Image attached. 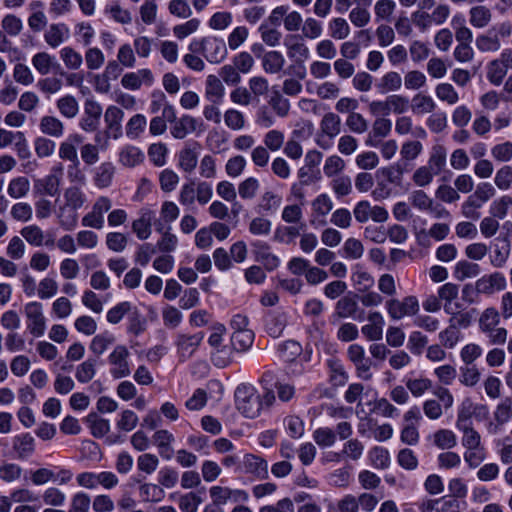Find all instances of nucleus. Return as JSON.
<instances>
[{"instance_id": "58", "label": "nucleus", "mask_w": 512, "mask_h": 512, "mask_svg": "<svg viewBox=\"0 0 512 512\" xmlns=\"http://www.w3.org/2000/svg\"><path fill=\"white\" fill-rule=\"evenodd\" d=\"M495 186L501 191H507L512 187V166L500 167L494 177Z\"/></svg>"}, {"instance_id": "26", "label": "nucleus", "mask_w": 512, "mask_h": 512, "mask_svg": "<svg viewBox=\"0 0 512 512\" xmlns=\"http://www.w3.org/2000/svg\"><path fill=\"white\" fill-rule=\"evenodd\" d=\"M68 37L69 29L63 23L51 24L44 34L46 43L52 48L60 46Z\"/></svg>"}, {"instance_id": "3", "label": "nucleus", "mask_w": 512, "mask_h": 512, "mask_svg": "<svg viewBox=\"0 0 512 512\" xmlns=\"http://www.w3.org/2000/svg\"><path fill=\"white\" fill-rule=\"evenodd\" d=\"M387 313L393 320H400L406 316H414L418 313L420 306L415 296H406L402 300L391 298L386 301Z\"/></svg>"}, {"instance_id": "49", "label": "nucleus", "mask_w": 512, "mask_h": 512, "mask_svg": "<svg viewBox=\"0 0 512 512\" xmlns=\"http://www.w3.org/2000/svg\"><path fill=\"white\" fill-rule=\"evenodd\" d=\"M140 495L145 502H160L165 497L162 487L152 483H144L139 487Z\"/></svg>"}, {"instance_id": "25", "label": "nucleus", "mask_w": 512, "mask_h": 512, "mask_svg": "<svg viewBox=\"0 0 512 512\" xmlns=\"http://www.w3.org/2000/svg\"><path fill=\"white\" fill-rule=\"evenodd\" d=\"M448 315H450V319H449V324L450 325H454V327L459 330V328H468L476 314H477V310L476 309H470V310H462V309H457L455 307L451 308V312H446Z\"/></svg>"}, {"instance_id": "59", "label": "nucleus", "mask_w": 512, "mask_h": 512, "mask_svg": "<svg viewBox=\"0 0 512 512\" xmlns=\"http://www.w3.org/2000/svg\"><path fill=\"white\" fill-rule=\"evenodd\" d=\"M95 373L96 360L89 358L86 361L82 362L80 365H78L75 377L80 383H88L90 380L93 379Z\"/></svg>"}, {"instance_id": "34", "label": "nucleus", "mask_w": 512, "mask_h": 512, "mask_svg": "<svg viewBox=\"0 0 512 512\" xmlns=\"http://www.w3.org/2000/svg\"><path fill=\"white\" fill-rule=\"evenodd\" d=\"M263 69L267 73L276 74L285 65V58L279 51H269L263 56Z\"/></svg>"}, {"instance_id": "6", "label": "nucleus", "mask_w": 512, "mask_h": 512, "mask_svg": "<svg viewBox=\"0 0 512 512\" xmlns=\"http://www.w3.org/2000/svg\"><path fill=\"white\" fill-rule=\"evenodd\" d=\"M112 207V201L106 196H100L94 202L92 209L81 221L82 226L102 229L104 227V214Z\"/></svg>"}, {"instance_id": "64", "label": "nucleus", "mask_w": 512, "mask_h": 512, "mask_svg": "<svg viewBox=\"0 0 512 512\" xmlns=\"http://www.w3.org/2000/svg\"><path fill=\"white\" fill-rule=\"evenodd\" d=\"M90 496L84 492H77L71 498L68 512H89Z\"/></svg>"}, {"instance_id": "57", "label": "nucleus", "mask_w": 512, "mask_h": 512, "mask_svg": "<svg viewBox=\"0 0 512 512\" xmlns=\"http://www.w3.org/2000/svg\"><path fill=\"white\" fill-rule=\"evenodd\" d=\"M343 256L347 259L357 260L364 254L362 242L356 238H348L343 244Z\"/></svg>"}, {"instance_id": "23", "label": "nucleus", "mask_w": 512, "mask_h": 512, "mask_svg": "<svg viewBox=\"0 0 512 512\" xmlns=\"http://www.w3.org/2000/svg\"><path fill=\"white\" fill-rule=\"evenodd\" d=\"M459 286L457 284L448 282L443 284L438 289V297L441 301H444V311L451 312V308H461V304L453 301L458 297Z\"/></svg>"}, {"instance_id": "62", "label": "nucleus", "mask_w": 512, "mask_h": 512, "mask_svg": "<svg viewBox=\"0 0 512 512\" xmlns=\"http://www.w3.org/2000/svg\"><path fill=\"white\" fill-rule=\"evenodd\" d=\"M412 206L420 211L428 212L434 200L423 190H415L409 195Z\"/></svg>"}, {"instance_id": "14", "label": "nucleus", "mask_w": 512, "mask_h": 512, "mask_svg": "<svg viewBox=\"0 0 512 512\" xmlns=\"http://www.w3.org/2000/svg\"><path fill=\"white\" fill-rule=\"evenodd\" d=\"M457 427L463 432L462 444L468 450H477L481 444L480 434L473 429L469 417L459 414Z\"/></svg>"}, {"instance_id": "29", "label": "nucleus", "mask_w": 512, "mask_h": 512, "mask_svg": "<svg viewBox=\"0 0 512 512\" xmlns=\"http://www.w3.org/2000/svg\"><path fill=\"white\" fill-rule=\"evenodd\" d=\"M402 86V77L396 71L385 73L376 84V89L380 94L398 91Z\"/></svg>"}, {"instance_id": "20", "label": "nucleus", "mask_w": 512, "mask_h": 512, "mask_svg": "<svg viewBox=\"0 0 512 512\" xmlns=\"http://www.w3.org/2000/svg\"><path fill=\"white\" fill-rule=\"evenodd\" d=\"M61 181L57 176L48 174L34 183V192L42 196H58L60 193Z\"/></svg>"}, {"instance_id": "4", "label": "nucleus", "mask_w": 512, "mask_h": 512, "mask_svg": "<svg viewBox=\"0 0 512 512\" xmlns=\"http://www.w3.org/2000/svg\"><path fill=\"white\" fill-rule=\"evenodd\" d=\"M27 318V329L35 337H41L46 330V319L43 314V305L40 302H29L24 306Z\"/></svg>"}, {"instance_id": "13", "label": "nucleus", "mask_w": 512, "mask_h": 512, "mask_svg": "<svg viewBox=\"0 0 512 512\" xmlns=\"http://www.w3.org/2000/svg\"><path fill=\"white\" fill-rule=\"evenodd\" d=\"M333 201L332 199L325 193H322L318 195L313 201H312V220L311 223L313 225H320L324 226L326 225V216L332 211L333 209Z\"/></svg>"}, {"instance_id": "43", "label": "nucleus", "mask_w": 512, "mask_h": 512, "mask_svg": "<svg viewBox=\"0 0 512 512\" xmlns=\"http://www.w3.org/2000/svg\"><path fill=\"white\" fill-rule=\"evenodd\" d=\"M65 206L78 210L86 202V195L78 186L68 187L64 192Z\"/></svg>"}, {"instance_id": "31", "label": "nucleus", "mask_w": 512, "mask_h": 512, "mask_svg": "<svg viewBox=\"0 0 512 512\" xmlns=\"http://www.w3.org/2000/svg\"><path fill=\"white\" fill-rule=\"evenodd\" d=\"M436 108V103L429 95L418 93L412 98L411 109L416 115L432 113Z\"/></svg>"}, {"instance_id": "47", "label": "nucleus", "mask_w": 512, "mask_h": 512, "mask_svg": "<svg viewBox=\"0 0 512 512\" xmlns=\"http://www.w3.org/2000/svg\"><path fill=\"white\" fill-rule=\"evenodd\" d=\"M147 119L143 114L133 115L126 124V136L130 139H137L144 132Z\"/></svg>"}, {"instance_id": "5", "label": "nucleus", "mask_w": 512, "mask_h": 512, "mask_svg": "<svg viewBox=\"0 0 512 512\" xmlns=\"http://www.w3.org/2000/svg\"><path fill=\"white\" fill-rule=\"evenodd\" d=\"M237 471L249 474L259 480H265L269 477L268 463L262 457L246 453L240 461Z\"/></svg>"}, {"instance_id": "38", "label": "nucleus", "mask_w": 512, "mask_h": 512, "mask_svg": "<svg viewBox=\"0 0 512 512\" xmlns=\"http://www.w3.org/2000/svg\"><path fill=\"white\" fill-rule=\"evenodd\" d=\"M500 313L495 307H487L479 317L478 325L481 332H488L500 323Z\"/></svg>"}, {"instance_id": "17", "label": "nucleus", "mask_w": 512, "mask_h": 512, "mask_svg": "<svg viewBox=\"0 0 512 512\" xmlns=\"http://www.w3.org/2000/svg\"><path fill=\"white\" fill-rule=\"evenodd\" d=\"M12 449L18 459H28L35 452V439L30 433L16 435L12 438Z\"/></svg>"}, {"instance_id": "45", "label": "nucleus", "mask_w": 512, "mask_h": 512, "mask_svg": "<svg viewBox=\"0 0 512 512\" xmlns=\"http://www.w3.org/2000/svg\"><path fill=\"white\" fill-rule=\"evenodd\" d=\"M59 54L67 69L78 70L82 66L83 57L74 48L65 46L60 50Z\"/></svg>"}, {"instance_id": "61", "label": "nucleus", "mask_w": 512, "mask_h": 512, "mask_svg": "<svg viewBox=\"0 0 512 512\" xmlns=\"http://www.w3.org/2000/svg\"><path fill=\"white\" fill-rule=\"evenodd\" d=\"M435 93L439 100L447 102L449 105L456 104L459 101L458 92L450 83L438 84Z\"/></svg>"}, {"instance_id": "50", "label": "nucleus", "mask_w": 512, "mask_h": 512, "mask_svg": "<svg viewBox=\"0 0 512 512\" xmlns=\"http://www.w3.org/2000/svg\"><path fill=\"white\" fill-rule=\"evenodd\" d=\"M328 29L330 36L337 40L345 39L350 34V26L342 17L333 18L328 24Z\"/></svg>"}, {"instance_id": "35", "label": "nucleus", "mask_w": 512, "mask_h": 512, "mask_svg": "<svg viewBox=\"0 0 512 512\" xmlns=\"http://www.w3.org/2000/svg\"><path fill=\"white\" fill-rule=\"evenodd\" d=\"M56 107L59 113L68 119H73L79 112V104L72 95H65L56 101Z\"/></svg>"}, {"instance_id": "41", "label": "nucleus", "mask_w": 512, "mask_h": 512, "mask_svg": "<svg viewBox=\"0 0 512 512\" xmlns=\"http://www.w3.org/2000/svg\"><path fill=\"white\" fill-rule=\"evenodd\" d=\"M254 341L252 330L234 331L231 336V345L236 351L242 352L248 350Z\"/></svg>"}, {"instance_id": "10", "label": "nucleus", "mask_w": 512, "mask_h": 512, "mask_svg": "<svg viewBox=\"0 0 512 512\" xmlns=\"http://www.w3.org/2000/svg\"><path fill=\"white\" fill-rule=\"evenodd\" d=\"M347 355L355 365L357 376L363 380H370L372 378L370 371L372 362L369 358L365 357L363 347L358 344H352L348 348Z\"/></svg>"}, {"instance_id": "9", "label": "nucleus", "mask_w": 512, "mask_h": 512, "mask_svg": "<svg viewBox=\"0 0 512 512\" xmlns=\"http://www.w3.org/2000/svg\"><path fill=\"white\" fill-rule=\"evenodd\" d=\"M475 285L481 295L490 296L497 291H504L507 287V280L503 273L495 271L478 278Z\"/></svg>"}, {"instance_id": "56", "label": "nucleus", "mask_w": 512, "mask_h": 512, "mask_svg": "<svg viewBox=\"0 0 512 512\" xmlns=\"http://www.w3.org/2000/svg\"><path fill=\"white\" fill-rule=\"evenodd\" d=\"M31 62L38 73L44 76L50 73L54 57L47 52H38L32 57Z\"/></svg>"}, {"instance_id": "28", "label": "nucleus", "mask_w": 512, "mask_h": 512, "mask_svg": "<svg viewBox=\"0 0 512 512\" xmlns=\"http://www.w3.org/2000/svg\"><path fill=\"white\" fill-rule=\"evenodd\" d=\"M114 174V165L110 162H104L94 170V184L100 189L107 188L112 184Z\"/></svg>"}, {"instance_id": "36", "label": "nucleus", "mask_w": 512, "mask_h": 512, "mask_svg": "<svg viewBox=\"0 0 512 512\" xmlns=\"http://www.w3.org/2000/svg\"><path fill=\"white\" fill-rule=\"evenodd\" d=\"M58 223L65 231H72L77 226V211L65 205L60 206L57 213Z\"/></svg>"}, {"instance_id": "51", "label": "nucleus", "mask_w": 512, "mask_h": 512, "mask_svg": "<svg viewBox=\"0 0 512 512\" xmlns=\"http://www.w3.org/2000/svg\"><path fill=\"white\" fill-rule=\"evenodd\" d=\"M115 342V337L109 332L96 335L91 343L90 350L97 356L102 355L107 348Z\"/></svg>"}, {"instance_id": "54", "label": "nucleus", "mask_w": 512, "mask_h": 512, "mask_svg": "<svg viewBox=\"0 0 512 512\" xmlns=\"http://www.w3.org/2000/svg\"><path fill=\"white\" fill-rule=\"evenodd\" d=\"M198 162V155L194 148L191 147H185L182 149L179 153V166L185 171V172H192Z\"/></svg>"}, {"instance_id": "7", "label": "nucleus", "mask_w": 512, "mask_h": 512, "mask_svg": "<svg viewBox=\"0 0 512 512\" xmlns=\"http://www.w3.org/2000/svg\"><path fill=\"white\" fill-rule=\"evenodd\" d=\"M129 355V350L124 345H117L110 353L108 362L111 365L110 374L113 378L120 379L130 375Z\"/></svg>"}, {"instance_id": "53", "label": "nucleus", "mask_w": 512, "mask_h": 512, "mask_svg": "<svg viewBox=\"0 0 512 512\" xmlns=\"http://www.w3.org/2000/svg\"><path fill=\"white\" fill-rule=\"evenodd\" d=\"M268 103L279 117H286L288 115L290 102L278 90L272 91Z\"/></svg>"}, {"instance_id": "8", "label": "nucleus", "mask_w": 512, "mask_h": 512, "mask_svg": "<svg viewBox=\"0 0 512 512\" xmlns=\"http://www.w3.org/2000/svg\"><path fill=\"white\" fill-rule=\"evenodd\" d=\"M213 332L208 338V343L211 347L215 349V352L212 353L211 360L213 364L219 368H223L229 364V358L223 356L226 353V348L222 346L223 335L226 331V328L223 324H215L213 326Z\"/></svg>"}, {"instance_id": "52", "label": "nucleus", "mask_w": 512, "mask_h": 512, "mask_svg": "<svg viewBox=\"0 0 512 512\" xmlns=\"http://www.w3.org/2000/svg\"><path fill=\"white\" fill-rule=\"evenodd\" d=\"M120 162L127 167H134L144 159L143 152L135 146H127L120 153Z\"/></svg>"}, {"instance_id": "40", "label": "nucleus", "mask_w": 512, "mask_h": 512, "mask_svg": "<svg viewBox=\"0 0 512 512\" xmlns=\"http://www.w3.org/2000/svg\"><path fill=\"white\" fill-rule=\"evenodd\" d=\"M480 272L481 269L477 263L462 260L455 265L454 276L457 280L463 281L467 278L477 277Z\"/></svg>"}, {"instance_id": "27", "label": "nucleus", "mask_w": 512, "mask_h": 512, "mask_svg": "<svg viewBox=\"0 0 512 512\" xmlns=\"http://www.w3.org/2000/svg\"><path fill=\"white\" fill-rule=\"evenodd\" d=\"M197 129V120L190 115H183L171 127V135L176 139H184Z\"/></svg>"}, {"instance_id": "1", "label": "nucleus", "mask_w": 512, "mask_h": 512, "mask_svg": "<svg viewBox=\"0 0 512 512\" xmlns=\"http://www.w3.org/2000/svg\"><path fill=\"white\" fill-rule=\"evenodd\" d=\"M189 50L202 54L210 63H220L228 54L224 40L215 36L194 39L189 44Z\"/></svg>"}, {"instance_id": "11", "label": "nucleus", "mask_w": 512, "mask_h": 512, "mask_svg": "<svg viewBox=\"0 0 512 512\" xmlns=\"http://www.w3.org/2000/svg\"><path fill=\"white\" fill-rule=\"evenodd\" d=\"M101 115V105L93 99H87L84 103V113L80 119L79 126L86 132H94L98 129Z\"/></svg>"}, {"instance_id": "32", "label": "nucleus", "mask_w": 512, "mask_h": 512, "mask_svg": "<svg viewBox=\"0 0 512 512\" xmlns=\"http://www.w3.org/2000/svg\"><path fill=\"white\" fill-rule=\"evenodd\" d=\"M91 434L96 438H102L110 430V423L107 419L101 418L96 413H90L85 419Z\"/></svg>"}, {"instance_id": "48", "label": "nucleus", "mask_w": 512, "mask_h": 512, "mask_svg": "<svg viewBox=\"0 0 512 512\" xmlns=\"http://www.w3.org/2000/svg\"><path fill=\"white\" fill-rule=\"evenodd\" d=\"M358 303L354 297L344 296L336 303L335 312L340 318L354 317Z\"/></svg>"}, {"instance_id": "63", "label": "nucleus", "mask_w": 512, "mask_h": 512, "mask_svg": "<svg viewBox=\"0 0 512 512\" xmlns=\"http://www.w3.org/2000/svg\"><path fill=\"white\" fill-rule=\"evenodd\" d=\"M512 418V398H504L494 411V419L499 425L507 423Z\"/></svg>"}, {"instance_id": "19", "label": "nucleus", "mask_w": 512, "mask_h": 512, "mask_svg": "<svg viewBox=\"0 0 512 512\" xmlns=\"http://www.w3.org/2000/svg\"><path fill=\"white\" fill-rule=\"evenodd\" d=\"M124 117V112L117 106L111 105L107 107L104 113V121L107 127V133L111 132L114 139L122 135L121 122Z\"/></svg>"}, {"instance_id": "16", "label": "nucleus", "mask_w": 512, "mask_h": 512, "mask_svg": "<svg viewBox=\"0 0 512 512\" xmlns=\"http://www.w3.org/2000/svg\"><path fill=\"white\" fill-rule=\"evenodd\" d=\"M251 247L255 260L261 262L267 270L272 271L279 266V258L271 253L270 246L266 242L257 240L251 243Z\"/></svg>"}, {"instance_id": "46", "label": "nucleus", "mask_w": 512, "mask_h": 512, "mask_svg": "<svg viewBox=\"0 0 512 512\" xmlns=\"http://www.w3.org/2000/svg\"><path fill=\"white\" fill-rule=\"evenodd\" d=\"M30 190V182L24 176L13 178L8 185L7 193L11 198L19 199L25 197Z\"/></svg>"}, {"instance_id": "24", "label": "nucleus", "mask_w": 512, "mask_h": 512, "mask_svg": "<svg viewBox=\"0 0 512 512\" xmlns=\"http://www.w3.org/2000/svg\"><path fill=\"white\" fill-rule=\"evenodd\" d=\"M39 129L44 135H48L53 138H61L64 135L65 128L63 122L59 118L51 115H45L40 119Z\"/></svg>"}, {"instance_id": "30", "label": "nucleus", "mask_w": 512, "mask_h": 512, "mask_svg": "<svg viewBox=\"0 0 512 512\" xmlns=\"http://www.w3.org/2000/svg\"><path fill=\"white\" fill-rule=\"evenodd\" d=\"M491 20L492 12L484 5L474 6L469 10V22L475 28H484L489 25Z\"/></svg>"}, {"instance_id": "44", "label": "nucleus", "mask_w": 512, "mask_h": 512, "mask_svg": "<svg viewBox=\"0 0 512 512\" xmlns=\"http://www.w3.org/2000/svg\"><path fill=\"white\" fill-rule=\"evenodd\" d=\"M433 443L442 450H449L457 445L455 433L448 429H440L433 434Z\"/></svg>"}, {"instance_id": "39", "label": "nucleus", "mask_w": 512, "mask_h": 512, "mask_svg": "<svg viewBox=\"0 0 512 512\" xmlns=\"http://www.w3.org/2000/svg\"><path fill=\"white\" fill-rule=\"evenodd\" d=\"M320 128L329 138H334L340 133L341 119L333 112L326 113L321 120Z\"/></svg>"}, {"instance_id": "37", "label": "nucleus", "mask_w": 512, "mask_h": 512, "mask_svg": "<svg viewBox=\"0 0 512 512\" xmlns=\"http://www.w3.org/2000/svg\"><path fill=\"white\" fill-rule=\"evenodd\" d=\"M20 234L31 246L41 247L44 244L45 232L36 224L23 227Z\"/></svg>"}, {"instance_id": "33", "label": "nucleus", "mask_w": 512, "mask_h": 512, "mask_svg": "<svg viewBox=\"0 0 512 512\" xmlns=\"http://www.w3.org/2000/svg\"><path fill=\"white\" fill-rule=\"evenodd\" d=\"M153 213L146 211L142 213L140 218L136 219L132 223V230L140 240H146L151 235V221Z\"/></svg>"}, {"instance_id": "42", "label": "nucleus", "mask_w": 512, "mask_h": 512, "mask_svg": "<svg viewBox=\"0 0 512 512\" xmlns=\"http://www.w3.org/2000/svg\"><path fill=\"white\" fill-rule=\"evenodd\" d=\"M447 151L442 145L432 147L427 166L432 168L437 174H440L446 165Z\"/></svg>"}, {"instance_id": "18", "label": "nucleus", "mask_w": 512, "mask_h": 512, "mask_svg": "<svg viewBox=\"0 0 512 512\" xmlns=\"http://www.w3.org/2000/svg\"><path fill=\"white\" fill-rule=\"evenodd\" d=\"M391 129V120L384 117L376 118L365 144L370 147H377L379 145V139L387 137L390 134Z\"/></svg>"}, {"instance_id": "22", "label": "nucleus", "mask_w": 512, "mask_h": 512, "mask_svg": "<svg viewBox=\"0 0 512 512\" xmlns=\"http://www.w3.org/2000/svg\"><path fill=\"white\" fill-rule=\"evenodd\" d=\"M368 321L370 323L364 325L361 329L363 335L372 341L381 339L384 326L383 316L379 312H371L368 315Z\"/></svg>"}, {"instance_id": "21", "label": "nucleus", "mask_w": 512, "mask_h": 512, "mask_svg": "<svg viewBox=\"0 0 512 512\" xmlns=\"http://www.w3.org/2000/svg\"><path fill=\"white\" fill-rule=\"evenodd\" d=\"M225 95V87L221 79L215 75H208L205 83V98L214 104H220Z\"/></svg>"}, {"instance_id": "2", "label": "nucleus", "mask_w": 512, "mask_h": 512, "mask_svg": "<svg viewBox=\"0 0 512 512\" xmlns=\"http://www.w3.org/2000/svg\"><path fill=\"white\" fill-rule=\"evenodd\" d=\"M236 407L246 418H256L262 409V399L251 385L241 384L235 390Z\"/></svg>"}, {"instance_id": "12", "label": "nucleus", "mask_w": 512, "mask_h": 512, "mask_svg": "<svg viewBox=\"0 0 512 512\" xmlns=\"http://www.w3.org/2000/svg\"><path fill=\"white\" fill-rule=\"evenodd\" d=\"M203 339L204 334L202 332L192 335L178 334L175 345L180 359L184 361L190 358L196 352Z\"/></svg>"}, {"instance_id": "60", "label": "nucleus", "mask_w": 512, "mask_h": 512, "mask_svg": "<svg viewBox=\"0 0 512 512\" xmlns=\"http://www.w3.org/2000/svg\"><path fill=\"white\" fill-rule=\"evenodd\" d=\"M438 174L429 166L424 165L418 167L412 176V181L418 187H426L432 183L433 178Z\"/></svg>"}, {"instance_id": "15", "label": "nucleus", "mask_w": 512, "mask_h": 512, "mask_svg": "<svg viewBox=\"0 0 512 512\" xmlns=\"http://www.w3.org/2000/svg\"><path fill=\"white\" fill-rule=\"evenodd\" d=\"M284 45L287 49V55L290 59L304 61L309 57V48L304 43L299 34H288L284 39Z\"/></svg>"}, {"instance_id": "55", "label": "nucleus", "mask_w": 512, "mask_h": 512, "mask_svg": "<svg viewBox=\"0 0 512 512\" xmlns=\"http://www.w3.org/2000/svg\"><path fill=\"white\" fill-rule=\"evenodd\" d=\"M475 44L477 49L481 52H495L501 47L498 35L492 36L490 35V32L477 36Z\"/></svg>"}]
</instances>
